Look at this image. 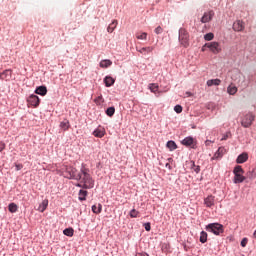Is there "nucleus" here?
<instances>
[{
    "label": "nucleus",
    "mask_w": 256,
    "mask_h": 256,
    "mask_svg": "<svg viewBox=\"0 0 256 256\" xmlns=\"http://www.w3.org/2000/svg\"><path fill=\"white\" fill-rule=\"evenodd\" d=\"M70 127L71 124L69 123V120L65 119L62 122H60V129H62V131H69Z\"/></svg>",
    "instance_id": "20"
},
{
    "label": "nucleus",
    "mask_w": 256,
    "mask_h": 256,
    "mask_svg": "<svg viewBox=\"0 0 256 256\" xmlns=\"http://www.w3.org/2000/svg\"><path fill=\"white\" fill-rule=\"evenodd\" d=\"M138 256H149V254H147V253H140V254H138Z\"/></svg>",
    "instance_id": "46"
},
{
    "label": "nucleus",
    "mask_w": 256,
    "mask_h": 256,
    "mask_svg": "<svg viewBox=\"0 0 256 256\" xmlns=\"http://www.w3.org/2000/svg\"><path fill=\"white\" fill-rule=\"evenodd\" d=\"M200 243H207V232L202 231L200 233Z\"/></svg>",
    "instance_id": "31"
},
{
    "label": "nucleus",
    "mask_w": 256,
    "mask_h": 256,
    "mask_svg": "<svg viewBox=\"0 0 256 256\" xmlns=\"http://www.w3.org/2000/svg\"><path fill=\"white\" fill-rule=\"evenodd\" d=\"M76 181H79L76 187H81L82 189H93L95 187V180H93L90 170L85 164H82Z\"/></svg>",
    "instance_id": "1"
},
{
    "label": "nucleus",
    "mask_w": 256,
    "mask_h": 256,
    "mask_svg": "<svg viewBox=\"0 0 256 256\" xmlns=\"http://www.w3.org/2000/svg\"><path fill=\"white\" fill-rule=\"evenodd\" d=\"M248 159H249V154H247V152H243L242 154H240L237 157L236 163H238V164L246 163V161H248Z\"/></svg>",
    "instance_id": "15"
},
{
    "label": "nucleus",
    "mask_w": 256,
    "mask_h": 256,
    "mask_svg": "<svg viewBox=\"0 0 256 256\" xmlns=\"http://www.w3.org/2000/svg\"><path fill=\"white\" fill-rule=\"evenodd\" d=\"M28 105L31 107H39V103H41V100H39V96L32 94L27 99Z\"/></svg>",
    "instance_id": "8"
},
{
    "label": "nucleus",
    "mask_w": 256,
    "mask_h": 256,
    "mask_svg": "<svg viewBox=\"0 0 256 256\" xmlns=\"http://www.w3.org/2000/svg\"><path fill=\"white\" fill-rule=\"evenodd\" d=\"M238 77H241V74H240V73H238Z\"/></svg>",
    "instance_id": "51"
},
{
    "label": "nucleus",
    "mask_w": 256,
    "mask_h": 256,
    "mask_svg": "<svg viewBox=\"0 0 256 256\" xmlns=\"http://www.w3.org/2000/svg\"><path fill=\"white\" fill-rule=\"evenodd\" d=\"M174 111H175L176 113H183V107H182L181 105H176V106L174 107Z\"/></svg>",
    "instance_id": "39"
},
{
    "label": "nucleus",
    "mask_w": 256,
    "mask_h": 256,
    "mask_svg": "<svg viewBox=\"0 0 256 256\" xmlns=\"http://www.w3.org/2000/svg\"><path fill=\"white\" fill-rule=\"evenodd\" d=\"M166 147H168L170 151H175V149H177V144L175 141L170 140L167 142Z\"/></svg>",
    "instance_id": "28"
},
{
    "label": "nucleus",
    "mask_w": 256,
    "mask_h": 256,
    "mask_svg": "<svg viewBox=\"0 0 256 256\" xmlns=\"http://www.w3.org/2000/svg\"><path fill=\"white\" fill-rule=\"evenodd\" d=\"M48 205H49V200L47 199L43 200L38 207V211H40V213H43L47 209Z\"/></svg>",
    "instance_id": "22"
},
{
    "label": "nucleus",
    "mask_w": 256,
    "mask_h": 256,
    "mask_svg": "<svg viewBox=\"0 0 256 256\" xmlns=\"http://www.w3.org/2000/svg\"><path fill=\"white\" fill-rule=\"evenodd\" d=\"M94 137H98L99 139L105 137V128H97L93 132Z\"/></svg>",
    "instance_id": "17"
},
{
    "label": "nucleus",
    "mask_w": 256,
    "mask_h": 256,
    "mask_svg": "<svg viewBox=\"0 0 256 256\" xmlns=\"http://www.w3.org/2000/svg\"><path fill=\"white\" fill-rule=\"evenodd\" d=\"M215 35L213 33H207L206 35H204V39L205 41H213Z\"/></svg>",
    "instance_id": "36"
},
{
    "label": "nucleus",
    "mask_w": 256,
    "mask_h": 256,
    "mask_svg": "<svg viewBox=\"0 0 256 256\" xmlns=\"http://www.w3.org/2000/svg\"><path fill=\"white\" fill-rule=\"evenodd\" d=\"M204 205L209 209H211V207H215V196L209 195L206 198H204Z\"/></svg>",
    "instance_id": "10"
},
{
    "label": "nucleus",
    "mask_w": 256,
    "mask_h": 256,
    "mask_svg": "<svg viewBox=\"0 0 256 256\" xmlns=\"http://www.w3.org/2000/svg\"><path fill=\"white\" fill-rule=\"evenodd\" d=\"M64 235H66L67 237H73V228H66L64 231H63Z\"/></svg>",
    "instance_id": "34"
},
{
    "label": "nucleus",
    "mask_w": 256,
    "mask_h": 256,
    "mask_svg": "<svg viewBox=\"0 0 256 256\" xmlns=\"http://www.w3.org/2000/svg\"><path fill=\"white\" fill-rule=\"evenodd\" d=\"M104 83L106 87H112V85L115 84V79H113L111 76H106L104 78Z\"/></svg>",
    "instance_id": "21"
},
{
    "label": "nucleus",
    "mask_w": 256,
    "mask_h": 256,
    "mask_svg": "<svg viewBox=\"0 0 256 256\" xmlns=\"http://www.w3.org/2000/svg\"><path fill=\"white\" fill-rule=\"evenodd\" d=\"M214 15H215V12H213V10L209 12H205L201 18V23H209V21L213 19Z\"/></svg>",
    "instance_id": "11"
},
{
    "label": "nucleus",
    "mask_w": 256,
    "mask_h": 256,
    "mask_svg": "<svg viewBox=\"0 0 256 256\" xmlns=\"http://www.w3.org/2000/svg\"><path fill=\"white\" fill-rule=\"evenodd\" d=\"M144 229L146 231H151V223H149V222L144 223Z\"/></svg>",
    "instance_id": "41"
},
{
    "label": "nucleus",
    "mask_w": 256,
    "mask_h": 256,
    "mask_svg": "<svg viewBox=\"0 0 256 256\" xmlns=\"http://www.w3.org/2000/svg\"><path fill=\"white\" fill-rule=\"evenodd\" d=\"M227 93L229 95H235L237 93V86L230 84L227 88Z\"/></svg>",
    "instance_id": "23"
},
{
    "label": "nucleus",
    "mask_w": 256,
    "mask_h": 256,
    "mask_svg": "<svg viewBox=\"0 0 256 256\" xmlns=\"http://www.w3.org/2000/svg\"><path fill=\"white\" fill-rule=\"evenodd\" d=\"M186 94H188L189 96H191V93H190V92H187Z\"/></svg>",
    "instance_id": "50"
},
{
    "label": "nucleus",
    "mask_w": 256,
    "mask_h": 256,
    "mask_svg": "<svg viewBox=\"0 0 256 256\" xmlns=\"http://www.w3.org/2000/svg\"><path fill=\"white\" fill-rule=\"evenodd\" d=\"M192 171H195V173H200L201 171V166L199 165H195V162H192V167H191Z\"/></svg>",
    "instance_id": "35"
},
{
    "label": "nucleus",
    "mask_w": 256,
    "mask_h": 256,
    "mask_svg": "<svg viewBox=\"0 0 256 256\" xmlns=\"http://www.w3.org/2000/svg\"><path fill=\"white\" fill-rule=\"evenodd\" d=\"M16 167V171H21V169L23 168V164H15Z\"/></svg>",
    "instance_id": "44"
},
{
    "label": "nucleus",
    "mask_w": 256,
    "mask_h": 256,
    "mask_svg": "<svg viewBox=\"0 0 256 256\" xmlns=\"http://www.w3.org/2000/svg\"><path fill=\"white\" fill-rule=\"evenodd\" d=\"M64 177H66V179H75V181H77L79 173H77L76 168L72 166H66V169L64 171Z\"/></svg>",
    "instance_id": "6"
},
{
    "label": "nucleus",
    "mask_w": 256,
    "mask_h": 256,
    "mask_svg": "<svg viewBox=\"0 0 256 256\" xmlns=\"http://www.w3.org/2000/svg\"><path fill=\"white\" fill-rule=\"evenodd\" d=\"M94 102L96 103V105H101L103 103V96H98L97 98H95Z\"/></svg>",
    "instance_id": "38"
},
{
    "label": "nucleus",
    "mask_w": 256,
    "mask_h": 256,
    "mask_svg": "<svg viewBox=\"0 0 256 256\" xmlns=\"http://www.w3.org/2000/svg\"><path fill=\"white\" fill-rule=\"evenodd\" d=\"M117 20H113L112 23L108 26L107 31L108 33H113L115 29H117Z\"/></svg>",
    "instance_id": "25"
},
{
    "label": "nucleus",
    "mask_w": 256,
    "mask_h": 256,
    "mask_svg": "<svg viewBox=\"0 0 256 256\" xmlns=\"http://www.w3.org/2000/svg\"><path fill=\"white\" fill-rule=\"evenodd\" d=\"M106 115H108V117H113V115H115V107L107 108Z\"/></svg>",
    "instance_id": "33"
},
{
    "label": "nucleus",
    "mask_w": 256,
    "mask_h": 256,
    "mask_svg": "<svg viewBox=\"0 0 256 256\" xmlns=\"http://www.w3.org/2000/svg\"><path fill=\"white\" fill-rule=\"evenodd\" d=\"M229 135H231L230 132H227L226 134H224L223 137L221 138V141H227V139H229Z\"/></svg>",
    "instance_id": "43"
},
{
    "label": "nucleus",
    "mask_w": 256,
    "mask_h": 256,
    "mask_svg": "<svg viewBox=\"0 0 256 256\" xmlns=\"http://www.w3.org/2000/svg\"><path fill=\"white\" fill-rule=\"evenodd\" d=\"M149 89L152 93H155L156 91H159V85L155 83L149 84Z\"/></svg>",
    "instance_id": "32"
},
{
    "label": "nucleus",
    "mask_w": 256,
    "mask_h": 256,
    "mask_svg": "<svg viewBox=\"0 0 256 256\" xmlns=\"http://www.w3.org/2000/svg\"><path fill=\"white\" fill-rule=\"evenodd\" d=\"M253 121H255V114H253V112H249L242 118L241 125L245 129H248V127H251V125H253Z\"/></svg>",
    "instance_id": "5"
},
{
    "label": "nucleus",
    "mask_w": 256,
    "mask_h": 256,
    "mask_svg": "<svg viewBox=\"0 0 256 256\" xmlns=\"http://www.w3.org/2000/svg\"><path fill=\"white\" fill-rule=\"evenodd\" d=\"M205 47L210 49V51L212 53H214L215 55H217V53H221V45L219 44V42H209V43H206Z\"/></svg>",
    "instance_id": "7"
},
{
    "label": "nucleus",
    "mask_w": 256,
    "mask_h": 256,
    "mask_svg": "<svg viewBox=\"0 0 256 256\" xmlns=\"http://www.w3.org/2000/svg\"><path fill=\"white\" fill-rule=\"evenodd\" d=\"M226 153H227V149H225V147H219L217 152L212 157V160L213 159H221V157H223Z\"/></svg>",
    "instance_id": "14"
},
{
    "label": "nucleus",
    "mask_w": 256,
    "mask_h": 256,
    "mask_svg": "<svg viewBox=\"0 0 256 256\" xmlns=\"http://www.w3.org/2000/svg\"><path fill=\"white\" fill-rule=\"evenodd\" d=\"M101 211H103V206L101 204L92 206V212L95 213L96 215H99Z\"/></svg>",
    "instance_id": "24"
},
{
    "label": "nucleus",
    "mask_w": 256,
    "mask_h": 256,
    "mask_svg": "<svg viewBox=\"0 0 256 256\" xmlns=\"http://www.w3.org/2000/svg\"><path fill=\"white\" fill-rule=\"evenodd\" d=\"M166 167H169V169H171V166L169 165V163L166 164Z\"/></svg>",
    "instance_id": "48"
},
{
    "label": "nucleus",
    "mask_w": 256,
    "mask_h": 256,
    "mask_svg": "<svg viewBox=\"0 0 256 256\" xmlns=\"http://www.w3.org/2000/svg\"><path fill=\"white\" fill-rule=\"evenodd\" d=\"M36 95H41L42 97H45L47 95V86H39L35 90Z\"/></svg>",
    "instance_id": "16"
},
{
    "label": "nucleus",
    "mask_w": 256,
    "mask_h": 256,
    "mask_svg": "<svg viewBox=\"0 0 256 256\" xmlns=\"http://www.w3.org/2000/svg\"><path fill=\"white\" fill-rule=\"evenodd\" d=\"M205 143L206 145H211V140H207Z\"/></svg>",
    "instance_id": "47"
},
{
    "label": "nucleus",
    "mask_w": 256,
    "mask_h": 256,
    "mask_svg": "<svg viewBox=\"0 0 256 256\" xmlns=\"http://www.w3.org/2000/svg\"><path fill=\"white\" fill-rule=\"evenodd\" d=\"M206 231L213 233L214 235H221L223 233V225L219 223H210L206 226Z\"/></svg>",
    "instance_id": "3"
},
{
    "label": "nucleus",
    "mask_w": 256,
    "mask_h": 256,
    "mask_svg": "<svg viewBox=\"0 0 256 256\" xmlns=\"http://www.w3.org/2000/svg\"><path fill=\"white\" fill-rule=\"evenodd\" d=\"M248 239L247 238H243L241 241V247H247V243H248Z\"/></svg>",
    "instance_id": "42"
},
{
    "label": "nucleus",
    "mask_w": 256,
    "mask_h": 256,
    "mask_svg": "<svg viewBox=\"0 0 256 256\" xmlns=\"http://www.w3.org/2000/svg\"><path fill=\"white\" fill-rule=\"evenodd\" d=\"M136 38L141 41H146L147 39V32L137 33Z\"/></svg>",
    "instance_id": "30"
},
{
    "label": "nucleus",
    "mask_w": 256,
    "mask_h": 256,
    "mask_svg": "<svg viewBox=\"0 0 256 256\" xmlns=\"http://www.w3.org/2000/svg\"><path fill=\"white\" fill-rule=\"evenodd\" d=\"M111 65H113V62H111V60H102L100 62V67H102L103 69H107V67H111Z\"/></svg>",
    "instance_id": "26"
},
{
    "label": "nucleus",
    "mask_w": 256,
    "mask_h": 256,
    "mask_svg": "<svg viewBox=\"0 0 256 256\" xmlns=\"http://www.w3.org/2000/svg\"><path fill=\"white\" fill-rule=\"evenodd\" d=\"M17 209L18 206L15 203H10L8 206V211H10V213H17Z\"/></svg>",
    "instance_id": "29"
},
{
    "label": "nucleus",
    "mask_w": 256,
    "mask_h": 256,
    "mask_svg": "<svg viewBox=\"0 0 256 256\" xmlns=\"http://www.w3.org/2000/svg\"><path fill=\"white\" fill-rule=\"evenodd\" d=\"M193 143H195V140L191 136L186 137L182 140V145H185L186 147H191Z\"/></svg>",
    "instance_id": "18"
},
{
    "label": "nucleus",
    "mask_w": 256,
    "mask_h": 256,
    "mask_svg": "<svg viewBox=\"0 0 256 256\" xmlns=\"http://www.w3.org/2000/svg\"><path fill=\"white\" fill-rule=\"evenodd\" d=\"M205 47H207V46L204 45V46L202 47V51H205Z\"/></svg>",
    "instance_id": "49"
},
{
    "label": "nucleus",
    "mask_w": 256,
    "mask_h": 256,
    "mask_svg": "<svg viewBox=\"0 0 256 256\" xmlns=\"http://www.w3.org/2000/svg\"><path fill=\"white\" fill-rule=\"evenodd\" d=\"M206 85L208 87H213V85H215L217 87V86L221 85V79L216 78V79L208 80L206 82Z\"/></svg>",
    "instance_id": "19"
},
{
    "label": "nucleus",
    "mask_w": 256,
    "mask_h": 256,
    "mask_svg": "<svg viewBox=\"0 0 256 256\" xmlns=\"http://www.w3.org/2000/svg\"><path fill=\"white\" fill-rule=\"evenodd\" d=\"M13 73L11 70H4L2 73H0V79L2 81H11Z\"/></svg>",
    "instance_id": "13"
},
{
    "label": "nucleus",
    "mask_w": 256,
    "mask_h": 256,
    "mask_svg": "<svg viewBox=\"0 0 256 256\" xmlns=\"http://www.w3.org/2000/svg\"><path fill=\"white\" fill-rule=\"evenodd\" d=\"M3 149H5V143L0 142V152L3 151Z\"/></svg>",
    "instance_id": "45"
},
{
    "label": "nucleus",
    "mask_w": 256,
    "mask_h": 256,
    "mask_svg": "<svg viewBox=\"0 0 256 256\" xmlns=\"http://www.w3.org/2000/svg\"><path fill=\"white\" fill-rule=\"evenodd\" d=\"M232 29L237 33H241V31H245V22H243L242 20L235 21L233 23Z\"/></svg>",
    "instance_id": "9"
},
{
    "label": "nucleus",
    "mask_w": 256,
    "mask_h": 256,
    "mask_svg": "<svg viewBox=\"0 0 256 256\" xmlns=\"http://www.w3.org/2000/svg\"><path fill=\"white\" fill-rule=\"evenodd\" d=\"M233 174H234L233 182L235 184L243 183V181H245V179H247V177L244 176L245 170H243V167H241L239 165L235 166V168L233 170Z\"/></svg>",
    "instance_id": "2"
},
{
    "label": "nucleus",
    "mask_w": 256,
    "mask_h": 256,
    "mask_svg": "<svg viewBox=\"0 0 256 256\" xmlns=\"http://www.w3.org/2000/svg\"><path fill=\"white\" fill-rule=\"evenodd\" d=\"M179 42L182 47L189 46V32H187L185 28H180L179 30Z\"/></svg>",
    "instance_id": "4"
},
{
    "label": "nucleus",
    "mask_w": 256,
    "mask_h": 256,
    "mask_svg": "<svg viewBox=\"0 0 256 256\" xmlns=\"http://www.w3.org/2000/svg\"><path fill=\"white\" fill-rule=\"evenodd\" d=\"M155 49V47L153 46H148V47H136V51H138V53H141V55H149V53H153V50Z\"/></svg>",
    "instance_id": "12"
},
{
    "label": "nucleus",
    "mask_w": 256,
    "mask_h": 256,
    "mask_svg": "<svg viewBox=\"0 0 256 256\" xmlns=\"http://www.w3.org/2000/svg\"><path fill=\"white\" fill-rule=\"evenodd\" d=\"M138 215H139V211H137V210H135V209H132V210L130 211V217H131L132 219L137 218Z\"/></svg>",
    "instance_id": "37"
},
{
    "label": "nucleus",
    "mask_w": 256,
    "mask_h": 256,
    "mask_svg": "<svg viewBox=\"0 0 256 256\" xmlns=\"http://www.w3.org/2000/svg\"><path fill=\"white\" fill-rule=\"evenodd\" d=\"M78 195H79L78 199L80 201H85L87 199L88 192L87 190H80Z\"/></svg>",
    "instance_id": "27"
},
{
    "label": "nucleus",
    "mask_w": 256,
    "mask_h": 256,
    "mask_svg": "<svg viewBox=\"0 0 256 256\" xmlns=\"http://www.w3.org/2000/svg\"><path fill=\"white\" fill-rule=\"evenodd\" d=\"M154 31L156 35H161V33H163V28L161 26H158Z\"/></svg>",
    "instance_id": "40"
}]
</instances>
